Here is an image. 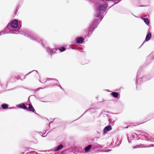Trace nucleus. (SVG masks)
Segmentation results:
<instances>
[{"label":"nucleus","instance_id":"24","mask_svg":"<svg viewBox=\"0 0 154 154\" xmlns=\"http://www.w3.org/2000/svg\"><path fill=\"white\" fill-rule=\"evenodd\" d=\"M13 76H12L11 77V78L10 79H9V80H8V82H7V83H8V82H9V81H10V80H11V82H13V81H12L11 80H12V79L13 78H14V77H13Z\"/></svg>","mask_w":154,"mask_h":154},{"label":"nucleus","instance_id":"13","mask_svg":"<svg viewBox=\"0 0 154 154\" xmlns=\"http://www.w3.org/2000/svg\"><path fill=\"white\" fill-rule=\"evenodd\" d=\"M29 107L28 108V109H27V110H28L32 111L34 113H35V111L34 108L32 107V105L30 104H29Z\"/></svg>","mask_w":154,"mask_h":154},{"label":"nucleus","instance_id":"10","mask_svg":"<svg viewBox=\"0 0 154 154\" xmlns=\"http://www.w3.org/2000/svg\"><path fill=\"white\" fill-rule=\"evenodd\" d=\"M92 145H89L86 146L85 148L84 153H88L91 149H92Z\"/></svg>","mask_w":154,"mask_h":154},{"label":"nucleus","instance_id":"19","mask_svg":"<svg viewBox=\"0 0 154 154\" xmlns=\"http://www.w3.org/2000/svg\"><path fill=\"white\" fill-rule=\"evenodd\" d=\"M46 50L48 54H50V52L51 51V49L48 47H47L46 48Z\"/></svg>","mask_w":154,"mask_h":154},{"label":"nucleus","instance_id":"1","mask_svg":"<svg viewBox=\"0 0 154 154\" xmlns=\"http://www.w3.org/2000/svg\"><path fill=\"white\" fill-rule=\"evenodd\" d=\"M21 25L17 20H14L7 27L0 32V36L6 34L13 33L18 34L20 33Z\"/></svg>","mask_w":154,"mask_h":154},{"label":"nucleus","instance_id":"35","mask_svg":"<svg viewBox=\"0 0 154 154\" xmlns=\"http://www.w3.org/2000/svg\"><path fill=\"white\" fill-rule=\"evenodd\" d=\"M40 82H41L42 83V82H41V81H40Z\"/></svg>","mask_w":154,"mask_h":154},{"label":"nucleus","instance_id":"5","mask_svg":"<svg viewBox=\"0 0 154 154\" xmlns=\"http://www.w3.org/2000/svg\"><path fill=\"white\" fill-rule=\"evenodd\" d=\"M50 80H52L53 82V83H55V85H56L58 86L62 90H63V91H64V89L61 87V86L60 85H58V83H59V82L57 80L55 79H52V78H48L46 79V81L43 83H44L46 82H47L48 81H50Z\"/></svg>","mask_w":154,"mask_h":154},{"label":"nucleus","instance_id":"33","mask_svg":"<svg viewBox=\"0 0 154 154\" xmlns=\"http://www.w3.org/2000/svg\"><path fill=\"white\" fill-rule=\"evenodd\" d=\"M26 76H25L24 77V79H25V78H26Z\"/></svg>","mask_w":154,"mask_h":154},{"label":"nucleus","instance_id":"27","mask_svg":"<svg viewBox=\"0 0 154 154\" xmlns=\"http://www.w3.org/2000/svg\"><path fill=\"white\" fill-rule=\"evenodd\" d=\"M88 109L84 113V114H84H85L86 112H87L88 111H89L90 112V110H91V109Z\"/></svg>","mask_w":154,"mask_h":154},{"label":"nucleus","instance_id":"22","mask_svg":"<svg viewBox=\"0 0 154 154\" xmlns=\"http://www.w3.org/2000/svg\"><path fill=\"white\" fill-rule=\"evenodd\" d=\"M35 72L36 73H38V72L37 70H33L31 72H29L28 74H26L25 75V76H27L29 74L31 73V72Z\"/></svg>","mask_w":154,"mask_h":154},{"label":"nucleus","instance_id":"23","mask_svg":"<svg viewBox=\"0 0 154 154\" xmlns=\"http://www.w3.org/2000/svg\"><path fill=\"white\" fill-rule=\"evenodd\" d=\"M111 120H109V124H110L111 125H113L114 124L115 121H113L112 122H111Z\"/></svg>","mask_w":154,"mask_h":154},{"label":"nucleus","instance_id":"8","mask_svg":"<svg viewBox=\"0 0 154 154\" xmlns=\"http://www.w3.org/2000/svg\"><path fill=\"white\" fill-rule=\"evenodd\" d=\"M112 128L110 125H108L105 127L103 129V135H104L107 133V132L111 130Z\"/></svg>","mask_w":154,"mask_h":154},{"label":"nucleus","instance_id":"4","mask_svg":"<svg viewBox=\"0 0 154 154\" xmlns=\"http://www.w3.org/2000/svg\"><path fill=\"white\" fill-rule=\"evenodd\" d=\"M141 132L142 134H140L137 135L138 138L137 140L141 139L142 140H145L148 141H152L147 133L144 132Z\"/></svg>","mask_w":154,"mask_h":154},{"label":"nucleus","instance_id":"38","mask_svg":"<svg viewBox=\"0 0 154 154\" xmlns=\"http://www.w3.org/2000/svg\"><path fill=\"white\" fill-rule=\"evenodd\" d=\"M14 77L16 78V77H15V76H14Z\"/></svg>","mask_w":154,"mask_h":154},{"label":"nucleus","instance_id":"15","mask_svg":"<svg viewBox=\"0 0 154 154\" xmlns=\"http://www.w3.org/2000/svg\"><path fill=\"white\" fill-rule=\"evenodd\" d=\"M111 94L112 95L113 97L115 98L117 97L119 95L118 93L116 92H112Z\"/></svg>","mask_w":154,"mask_h":154},{"label":"nucleus","instance_id":"2","mask_svg":"<svg viewBox=\"0 0 154 154\" xmlns=\"http://www.w3.org/2000/svg\"><path fill=\"white\" fill-rule=\"evenodd\" d=\"M25 35L27 37H29L31 39L41 44L42 46L45 48V42L42 41L41 39L38 38L37 35L32 32L27 31L25 33Z\"/></svg>","mask_w":154,"mask_h":154},{"label":"nucleus","instance_id":"32","mask_svg":"<svg viewBox=\"0 0 154 154\" xmlns=\"http://www.w3.org/2000/svg\"><path fill=\"white\" fill-rule=\"evenodd\" d=\"M118 3V2H115V4H116Z\"/></svg>","mask_w":154,"mask_h":154},{"label":"nucleus","instance_id":"25","mask_svg":"<svg viewBox=\"0 0 154 154\" xmlns=\"http://www.w3.org/2000/svg\"><path fill=\"white\" fill-rule=\"evenodd\" d=\"M127 139H128V142L129 143H131V141H130V139H129V137H128V135H127Z\"/></svg>","mask_w":154,"mask_h":154},{"label":"nucleus","instance_id":"31","mask_svg":"<svg viewBox=\"0 0 154 154\" xmlns=\"http://www.w3.org/2000/svg\"><path fill=\"white\" fill-rule=\"evenodd\" d=\"M110 151V150H107L106 151H105V152H108L109 151Z\"/></svg>","mask_w":154,"mask_h":154},{"label":"nucleus","instance_id":"6","mask_svg":"<svg viewBox=\"0 0 154 154\" xmlns=\"http://www.w3.org/2000/svg\"><path fill=\"white\" fill-rule=\"evenodd\" d=\"M63 146L62 144H60L59 146L55 147L54 149H53L51 150H50L49 151H51L53 152L58 151L60 149H63Z\"/></svg>","mask_w":154,"mask_h":154},{"label":"nucleus","instance_id":"20","mask_svg":"<svg viewBox=\"0 0 154 154\" xmlns=\"http://www.w3.org/2000/svg\"><path fill=\"white\" fill-rule=\"evenodd\" d=\"M59 51H60L61 52H63V51H64L66 50V48H65L63 47H60L59 49Z\"/></svg>","mask_w":154,"mask_h":154},{"label":"nucleus","instance_id":"9","mask_svg":"<svg viewBox=\"0 0 154 154\" xmlns=\"http://www.w3.org/2000/svg\"><path fill=\"white\" fill-rule=\"evenodd\" d=\"M92 149H97L101 148H102V146L97 143H95L92 145Z\"/></svg>","mask_w":154,"mask_h":154},{"label":"nucleus","instance_id":"17","mask_svg":"<svg viewBox=\"0 0 154 154\" xmlns=\"http://www.w3.org/2000/svg\"><path fill=\"white\" fill-rule=\"evenodd\" d=\"M57 48L51 49L50 54L51 55L53 54H54L55 53H56V51H57Z\"/></svg>","mask_w":154,"mask_h":154},{"label":"nucleus","instance_id":"12","mask_svg":"<svg viewBox=\"0 0 154 154\" xmlns=\"http://www.w3.org/2000/svg\"><path fill=\"white\" fill-rule=\"evenodd\" d=\"M17 107L19 108L27 109V107L23 103H22L20 104L17 105Z\"/></svg>","mask_w":154,"mask_h":154},{"label":"nucleus","instance_id":"18","mask_svg":"<svg viewBox=\"0 0 154 154\" xmlns=\"http://www.w3.org/2000/svg\"><path fill=\"white\" fill-rule=\"evenodd\" d=\"M143 20L145 23L147 25L149 24V21L146 18H144L143 19Z\"/></svg>","mask_w":154,"mask_h":154},{"label":"nucleus","instance_id":"36","mask_svg":"<svg viewBox=\"0 0 154 154\" xmlns=\"http://www.w3.org/2000/svg\"><path fill=\"white\" fill-rule=\"evenodd\" d=\"M14 77L16 78V77H15V76H14Z\"/></svg>","mask_w":154,"mask_h":154},{"label":"nucleus","instance_id":"28","mask_svg":"<svg viewBox=\"0 0 154 154\" xmlns=\"http://www.w3.org/2000/svg\"><path fill=\"white\" fill-rule=\"evenodd\" d=\"M41 88H37L36 89H35V90L34 91H37L38 90L40 89Z\"/></svg>","mask_w":154,"mask_h":154},{"label":"nucleus","instance_id":"16","mask_svg":"<svg viewBox=\"0 0 154 154\" xmlns=\"http://www.w3.org/2000/svg\"><path fill=\"white\" fill-rule=\"evenodd\" d=\"M1 106L2 109H6L8 108V106L7 104L3 103L1 105Z\"/></svg>","mask_w":154,"mask_h":154},{"label":"nucleus","instance_id":"3","mask_svg":"<svg viewBox=\"0 0 154 154\" xmlns=\"http://www.w3.org/2000/svg\"><path fill=\"white\" fill-rule=\"evenodd\" d=\"M152 77L149 75H146L144 76H141L140 71V69H139L137 73L136 83L137 85L138 84H140L142 82L146 81L149 80Z\"/></svg>","mask_w":154,"mask_h":154},{"label":"nucleus","instance_id":"11","mask_svg":"<svg viewBox=\"0 0 154 154\" xmlns=\"http://www.w3.org/2000/svg\"><path fill=\"white\" fill-rule=\"evenodd\" d=\"M84 41V38L83 37H79L76 38L75 42L78 44L82 43Z\"/></svg>","mask_w":154,"mask_h":154},{"label":"nucleus","instance_id":"29","mask_svg":"<svg viewBox=\"0 0 154 154\" xmlns=\"http://www.w3.org/2000/svg\"><path fill=\"white\" fill-rule=\"evenodd\" d=\"M135 137V136L134 135V134H133L131 136V137L132 138V139H134V138Z\"/></svg>","mask_w":154,"mask_h":154},{"label":"nucleus","instance_id":"37","mask_svg":"<svg viewBox=\"0 0 154 154\" xmlns=\"http://www.w3.org/2000/svg\"><path fill=\"white\" fill-rule=\"evenodd\" d=\"M14 77L16 78V77H15V76H14Z\"/></svg>","mask_w":154,"mask_h":154},{"label":"nucleus","instance_id":"7","mask_svg":"<svg viewBox=\"0 0 154 154\" xmlns=\"http://www.w3.org/2000/svg\"><path fill=\"white\" fill-rule=\"evenodd\" d=\"M151 36H152L151 33L150 32H149L147 34L146 36L145 40L143 42L142 44L141 45V46L146 41H149L150 39V38L151 37Z\"/></svg>","mask_w":154,"mask_h":154},{"label":"nucleus","instance_id":"26","mask_svg":"<svg viewBox=\"0 0 154 154\" xmlns=\"http://www.w3.org/2000/svg\"><path fill=\"white\" fill-rule=\"evenodd\" d=\"M154 145L153 144H151L149 146H148L147 147H154Z\"/></svg>","mask_w":154,"mask_h":154},{"label":"nucleus","instance_id":"14","mask_svg":"<svg viewBox=\"0 0 154 154\" xmlns=\"http://www.w3.org/2000/svg\"><path fill=\"white\" fill-rule=\"evenodd\" d=\"M145 147H146L145 146V145L140 144L139 145H135L133 147V149H136L137 148H143Z\"/></svg>","mask_w":154,"mask_h":154},{"label":"nucleus","instance_id":"30","mask_svg":"<svg viewBox=\"0 0 154 154\" xmlns=\"http://www.w3.org/2000/svg\"><path fill=\"white\" fill-rule=\"evenodd\" d=\"M134 134H135L136 136H137V135H138V134H137L136 133H135Z\"/></svg>","mask_w":154,"mask_h":154},{"label":"nucleus","instance_id":"34","mask_svg":"<svg viewBox=\"0 0 154 154\" xmlns=\"http://www.w3.org/2000/svg\"><path fill=\"white\" fill-rule=\"evenodd\" d=\"M114 4H113V5H112V6H113Z\"/></svg>","mask_w":154,"mask_h":154},{"label":"nucleus","instance_id":"21","mask_svg":"<svg viewBox=\"0 0 154 154\" xmlns=\"http://www.w3.org/2000/svg\"><path fill=\"white\" fill-rule=\"evenodd\" d=\"M20 6L19 5H18L17 7L16 8L15 10L14 11V13L16 14L17 13L18 11V10L19 9Z\"/></svg>","mask_w":154,"mask_h":154}]
</instances>
